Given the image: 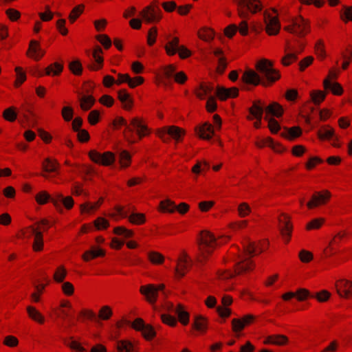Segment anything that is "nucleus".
Returning <instances> with one entry per match:
<instances>
[{"label": "nucleus", "mask_w": 352, "mask_h": 352, "mask_svg": "<svg viewBox=\"0 0 352 352\" xmlns=\"http://www.w3.org/2000/svg\"><path fill=\"white\" fill-rule=\"evenodd\" d=\"M315 50L317 55L319 57H321L322 58H324L325 57V51L324 49V44L323 42L320 40L318 41L315 46Z\"/></svg>", "instance_id": "69168bd1"}, {"label": "nucleus", "mask_w": 352, "mask_h": 352, "mask_svg": "<svg viewBox=\"0 0 352 352\" xmlns=\"http://www.w3.org/2000/svg\"><path fill=\"white\" fill-rule=\"evenodd\" d=\"M164 309L170 312H174L178 316L179 321L184 325H186L189 322V314L184 310L183 306L179 304L176 307L173 304L170 302H166L164 304Z\"/></svg>", "instance_id": "4468645a"}, {"label": "nucleus", "mask_w": 352, "mask_h": 352, "mask_svg": "<svg viewBox=\"0 0 352 352\" xmlns=\"http://www.w3.org/2000/svg\"><path fill=\"white\" fill-rule=\"evenodd\" d=\"M256 72L252 69H247L243 74V82L252 85L262 84L267 86L280 78L279 72L273 67L272 62L267 59H262L256 64Z\"/></svg>", "instance_id": "f257e3e1"}, {"label": "nucleus", "mask_w": 352, "mask_h": 352, "mask_svg": "<svg viewBox=\"0 0 352 352\" xmlns=\"http://www.w3.org/2000/svg\"><path fill=\"white\" fill-rule=\"evenodd\" d=\"M206 108L209 112H213L217 109V103L215 98L212 96H210L206 102Z\"/></svg>", "instance_id": "338daca9"}, {"label": "nucleus", "mask_w": 352, "mask_h": 352, "mask_svg": "<svg viewBox=\"0 0 352 352\" xmlns=\"http://www.w3.org/2000/svg\"><path fill=\"white\" fill-rule=\"evenodd\" d=\"M318 137L322 139H331L335 138L337 140V138L335 136V133L333 129L329 126H324L320 129L318 132Z\"/></svg>", "instance_id": "72a5a7b5"}, {"label": "nucleus", "mask_w": 352, "mask_h": 352, "mask_svg": "<svg viewBox=\"0 0 352 352\" xmlns=\"http://www.w3.org/2000/svg\"><path fill=\"white\" fill-rule=\"evenodd\" d=\"M16 113L14 107H11L6 109L3 113V117L9 122H14L16 118Z\"/></svg>", "instance_id": "c03bdc74"}, {"label": "nucleus", "mask_w": 352, "mask_h": 352, "mask_svg": "<svg viewBox=\"0 0 352 352\" xmlns=\"http://www.w3.org/2000/svg\"><path fill=\"white\" fill-rule=\"evenodd\" d=\"M267 115L270 114L273 116L280 117L283 113V107L276 102H273L265 108ZM265 119L268 121V126L270 131L276 133L280 129V125L278 122L274 118H268L267 116Z\"/></svg>", "instance_id": "423d86ee"}, {"label": "nucleus", "mask_w": 352, "mask_h": 352, "mask_svg": "<svg viewBox=\"0 0 352 352\" xmlns=\"http://www.w3.org/2000/svg\"><path fill=\"white\" fill-rule=\"evenodd\" d=\"M104 255V252L101 249L92 248L90 250L86 251L82 255V258L85 261H88L91 258H94L98 256H102Z\"/></svg>", "instance_id": "ea45409f"}, {"label": "nucleus", "mask_w": 352, "mask_h": 352, "mask_svg": "<svg viewBox=\"0 0 352 352\" xmlns=\"http://www.w3.org/2000/svg\"><path fill=\"white\" fill-rule=\"evenodd\" d=\"M214 87L210 85L201 84L199 90H196V95L200 99H204L206 96L208 97L212 93Z\"/></svg>", "instance_id": "2f4dec72"}, {"label": "nucleus", "mask_w": 352, "mask_h": 352, "mask_svg": "<svg viewBox=\"0 0 352 352\" xmlns=\"http://www.w3.org/2000/svg\"><path fill=\"white\" fill-rule=\"evenodd\" d=\"M161 318L164 323L168 324L171 327H174L177 323V320H176L175 318H174L170 315L162 314Z\"/></svg>", "instance_id": "0e129e2a"}, {"label": "nucleus", "mask_w": 352, "mask_h": 352, "mask_svg": "<svg viewBox=\"0 0 352 352\" xmlns=\"http://www.w3.org/2000/svg\"><path fill=\"white\" fill-rule=\"evenodd\" d=\"M63 69V65L58 63H54L50 65V66H48L45 69V74L47 75H51V74L58 75L62 72Z\"/></svg>", "instance_id": "37998d69"}, {"label": "nucleus", "mask_w": 352, "mask_h": 352, "mask_svg": "<svg viewBox=\"0 0 352 352\" xmlns=\"http://www.w3.org/2000/svg\"><path fill=\"white\" fill-rule=\"evenodd\" d=\"M52 199H54V198H51L50 195L45 191H41L36 196V200L39 204H44L48 201H52Z\"/></svg>", "instance_id": "a18cd8bd"}, {"label": "nucleus", "mask_w": 352, "mask_h": 352, "mask_svg": "<svg viewBox=\"0 0 352 352\" xmlns=\"http://www.w3.org/2000/svg\"><path fill=\"white\" fill-rule=\"evenodd\" d=\"M239 90L236 87L226 89L223 87H217L216 95L222 100H225L228 98H234L238 96Z\"/></svg>", "instance_id": "412c9836"}, {"label": "nucleus", "mask_w": 352, "mask_h": 352, "mask_svg": "<svg viewBox=\"0 0 352 352\" xmlns=\"http://www.w3.org/2000/svg\"><path fill=\"white\" fill-rule=\"evenodd\" d=\"M310 27L308 22L302 16L292 19L289 24L284 30L298 37H303L309 32Z\"/></svg>", "instance_id": "20e7f679"}, {"label": "nucleus", "mask_w": 352, "mask_h": 352, "mask_svg": "<svg viewBox=\"0 0 352 352\" xmlns=\"http://www.w3.org/2000/svg\"><path fill=\"white\" fill-rule=\"evenodd\" d=\"M116 210L118 215L122 218H129L131 223L133 224H142L145 221V217L142 213H136L133 212V208L129 207L125 210L122 206H116Z\"/></svg>", "instance_id": "9d476101"}, {"label": "nucleus", "mask_w": 352, "mask_h": 352, "mask_svg": "<svg viewBox=\"0 0 352 352\" xmlns=\"http://www.w3.org/2000/svg\"><path fill=\"white\" fill-rule=\"evenodd\" d=\"M52 202L56 207H58L63 204L67 209L72 208L74 205V200L71 197H64L62 195H58L57 198L52 199Z\"/></svg>", "instance_id": "bb28decb"}, {"label": "nucleus", "mask_w": 352, "mask_h": 352, "mask_svg": "<svg viewBox=\"0 0 352 352\" xmlns=\"http://www.w3.org/2000/svg\"><path fill=\"white\" fill-rule=\"evenodd\" d=\"M58 166V162L52 161L50 158H46L42 164L43 170L46 173L55 172Z\"/></svg>", "instance_id": "e433bc0d"}, {"label": "nucleus", "mask_w": 352, "mask_h": 352, "mask_svg": "<svg viewBox=\"0 0 352 352\" xmlns=\"http://www.w3.org/2000/svg\"><path fill=\"white\" fill-rule=\"evenodd\" d=\"M102 199L101 198L96 203L86 202L80 205V210L82 212L89 213L91 211L96 210L102 204Z\"/></svg>", "instance_id": "a19ab883"}, {"label": "nucleus", "mask_w": 352, "mask_h": 352, "mask_svg": "<svg viewBox=\"0 0 352 352\" xmlns=\"http://www.w3.org/2000/svg\"><path fill=\"white\" fill-rule=\"evenodd\" d=\"M236 1L239 8H247L253 14L262 9V4L258 0H236Z\"/></svg>", "instance_id": "aec40b11"}, {"label": "nucleus", "mask_w": 352, "mask_h": 352, "mask_svg": "<svg viewBox=\"0 0 352 352\" xmlns=\"http://www.w3.org/2000/svg\"><path fill=\"white\" fill-rule=\"evenodd\" d=\"M184 134L185 131L176 126L164 127L157 131V135L165 142L169 141V137L179 142Z\"/></svg>", "instance_id": "0eeeda50"}, {"label": "nucleus", "mask_w": 352, "mask_h": 352, "mask_svg": "<svg viewBox=\"0 0 352 352\" xmlns=\"http://www.w3.org/2000/svg\"><path fill=\"white\" fill-rule=\"evenodd\" d=\"M217 245L216 238L212 233L208 231L201 232L199 248L203 258H205L207 254H210Z\"/></svg>", "instance_id": "39448f33"}, {"label": "nucleus", "mask_w": 352, "mask_h": 352, "mask_svg": "<svg viewBox=\"0 0 352 352\" xmlns=\"http://www.w3.org/2000/svg\"><path fill=\"white\" fill-rule=\"evenodd\" d=\"M265 30L269 35H276L280 29V23L277 16H272L267 11L263 13Z\"/></svg>", "instance_id": "9b49d317"}, {"label": "nucleus", "mask_w": 352, "mask_h": 352, "mask_svg": "<svg viewBox=\"0 0 352 352\" xmlns=\"http://www.w3.org/2000/svg\"><path fill=\"white\" fill-rule=\"evenodd\" d=\"M27 312L30 318H31L32 320L41 324H43L44 322V317L34 307H27Z\"/></svg>", "instance_id": "c9c22d12"}, {"label": "nucleus", "mask_w": 352, "mask_h": 352, "mask_svg": "<svg viewBox=\"0 0 352 352\" xmlns=\"http://www.w3.org/2000/svg\"><path fill=\"white\" fill-rule=\"evenodd\" d=\"M89 157L92 161L104 166L111 165L115 160L114 155L111 152L100 153L96 151L89 153Z\"/></svg>", "instance_id": "ddd939ff"}, {"label": "nucleus", "mask_w": 352, "mask_h": 352, "mask_svg": "<svg viewBox=\"0 0 352 352\" xmlns=\"http://www.w3.org/2000/svg\"><path fill=\"white\" fill-rule=\"evenodd\" d=\"M113 125L116 127L124 126V135L126 139L131 143L135 142V140H131V135H132L134 131L137 133L140 138L146 135L147 127L143 124L142 120L138 118H132L130 122L128 123L123 118L118 117L114 120Z\"/></svg>", "instance_id": "f03ea898"}, {"label": "nucleus", "mask_w": 352, "mask_h": 352, "mask_svg": "<svg viewBox=\"0 0 352 352\" xmlns=\"http://www.w3.org/2000/svg\"><path fill=\"white\" fill-rule=\"evenodd\" d=\"M161 210L164 212H174L176 210L181 214H185L189 209V206L186 203H181L177 206L173 201L166 199L160 202Z\"/></svg>", "instance_id": "dca6fc26"}, {"label": "nucleus", "mask_w": 352, "mask_h": 352, "mask_svg": "<svg viewBox=\"0 0 352 352\" xmlns=\"http://www.w3.org/2000/svg\"><path fill=\"white\" fill-rule=\"evenodd\" d=\"M311 99L316 104H319L325 98V94L321 91H315L311 94Z\"/></svg>", "instance_id": "4d7b16f0"}, {"label": "nucleus", "mask_w": 352, "mask_h": 352, "mask_svg": "<svg viewBox=\"0 0 352 352\" xmlns=\"http://www.w3.org/2000/svg\"><path fill=\"white\" fill-rule=\"evenodd\" d=\"M192 327L197 331H204L207 327L205 318L201 316H196Z\"/></svg>", "instance_id": "79ce46f5"}, {"label": "nucleus", "mask_w": 352, "mask_h": 352, "mask_svg": "<svg viewBox=\"0 0 352 352\" xmlns=\"http://www.w3.org/2000/svg\"><path fill=\"white\" fill-rule=\"evenodd\" d=\"M132 327L135 330L142 331L143 336L147 340H151L155 336L153 327L149 324H146L141 318L135 320Z\"/></svg>", "instance_id": "2eb2a0df"}, {"label": "nucleus", "mask_w": 352, "mask_h": 352, "mask_svg": "<svg viewBox=\"0 0 352 352\" xmlns=\"http://www.w3.org/2000/svg\"><path fill=\"white\" fill-rule=\"evenodd\" d=\"M324 87L329 89L335 95H341L343 89L341 85L338 82H332L329 78H325L323 82Z\"/></svg>", "instance_id": "cd10ccee"}, {"label": "nucleus", "mask_w": 352, "mask_h": 352, "mask_svg": "<svg viewBox=\"0 0 352 352\" xmlns=\"http://www.w3.org/2000/svg\"><path fill=\"white\" fill-rule=\"evenodd\" d=\"M278 222L280 234L285 242L288 243L292 231V225L289 221V217L286 214H283L278 217Z\"/></svg>", "instance_id": "f3484780"}, {"label": "nucleus", "mask_w": 352, "mask_h": 352, "mask_svg": "<svg viewBox=\"0 0 352 352\" xmlns=\"http://www.w3.org/2000/svg\"><path fill=\"white\" fill-rule=\"evenodd\" d=\"M337 291L341 297L348 298L352 295V282L349 280H340L337 285Z\"/></svg>", "instance_id": "4be33fe9"}, {"label": "nucleus", "mask_w": 352, "mask_h": 352, "mask_svg": "<svg viewBox=\"0 0 352 352\" xmlns=\"http://www.w3.org/2000/svg\"><path fill=\"white\" fill-rule=\"evenodd\" d=\"M69 69L75 75H80L82 73V65L78 60L69 63Z\"/></svg>", "instance_id": "49530a36"}, {"label": "nucleus", "mask_w": 352, "mask_h": 352, "mask_svg": "<svg viewBox=\"0 0 352 352\" xmlns=\"http://www.w3.org/2000/svg\"><path fill=\"white\" fill-rule=\"evenodd\" d=\"M30 52L32 53L30 56L36 60H39L44 54V52L38 47V42L34 40L30 41L28 55Z\"/></svg>", "instance_id": "a878e982"}, {"label": "nucleus", "mask_w": 352, "mask_h": 352, "mask_svg": "<svg viewBox=\"0 0 352 352\" xmlns=\"http://www.w3.org/2000/svg\"><path fill=\"white\" fill-rule=\"evenodd\" d=\"M176 67L173 65L166 66L163 70V76L166 78V81L164 82L165 85L169 84V80L175 77Z\"/></svg>", "instance_id": "58836bf2"}, {"label": "nucleus", "mask_w": 352, "mask_h": 352, "mask_svg": "<svg viewBox=\"0 0 352 352\" xmlns=\"http://www.w3.org/2000/svg\"><path fill=\"white\" fill-rule=\"evenodd\" d=\"M83 8V5H79L73 8L69 16L71 23H74L76 21V19L82 12Z\"/></svg>", "instance_id": "09e8293b"}, {"label": "nucleus", "mask_w": 352, "mask_h": 352, "mask_svg": "<svg viewBox=\"0 0 352 352\" xmlns=\"http://www.w3.org/2000/svg\"><path fill=\"white\" fill-rule=\"evenodd\" d=\"M243 249L245 255L241 256L239 261L236 263L234 274H239L251 270V261L248 258V256H252L262 252V249L260 247L249 240L244 243Z\"/></svg>", "instance_id": "7ed1b4c3"}, {"label": "nucleus", "mask_w": 352, "mask_h": 352, "mask_svg": "<svg viewBox=\"0 0 352 352\" xmlns=\"http://www.w3.org/2000/svg\"><path fill=\"white\" fill-rule=\"evenodd\" d=\"M188 267V260L187 254H184L183 257H180L177 261V265L175 269V274L177 277H183L186 274V270Z\"/></svg>", "instance_id": "b1692460"}, {"label": "nucleus", "mask_w": 352, "mask_h": 352, "mask_svg": "<svg viewBox=\"0 0 352 352\" xmlns=\"http://www.w3.org/2000/svg\"><path fill=\"white\" fill-rule=\"evenodd\" d=\"M295 41L298 45V49H296L294 47L292 46L289 41H287L286 42V54L285 56L282 58V63L284 65H289L293 61L296 60L298 58L297 54L302 52L304 50L305 44L302 41L298 39H296Z\"/></svg>", "instance_id": "6e6552de"}, {"label": "nucleus", "mask_w": 352, "mask_h": 352, "mask_svg": "<svg viewBox=\"0 0 352 352\" xmlns=\"http://www.w3.org/2000/svg\"><path fill=\"white\" fill-rule=\"evenodd\" d=\"M112 315V311L109 307L104 306L100 311V317L103 320L109 319Z\"/></svg>", "instance_id": "774afa93"}, {"label": "nucleus", "mask_w": 352, "mask_h": 352, "mask_svg": "<svg viewBox=\"0 0 352 352\" xmlns=\"http://www.w3.org/2000/svg\"><path fill=\"white\" fill-rule=\"evenodd\" d=\"M97 39L106 49L109 48L111 45V41L110 38L105 34L98 35L97 36Z\"/></svg>", "instance_id": "e2e57ef3"}, {"label": "nucleus", "mask_w": 352, "mask_h": 352, "mask_svg": "<svg viewBox=\"0 0 352 352\" xmlns=\"http://www.w3.org/2000/svg\"><path fill=\"white\" fill-rule=\"evenodd\" d=\"M200 138L206 140H210L214 134L213 126L208 123H205L199 129Z\"/></svg>", "instance_id": "c85d7f7f"}, {"label": "nucleus", "mask_w": 352, "mask_h": 352, "mask_svg": "<svg viewBox=\"0 0 352 352\" xmlns=\"http://www.w3.org/2000/svg\"><path fill=\"white\" fill-rule=\"evenodd\" d=\"M238 211L239 215L244 217L250 213L251 208L246 203H242L239 206Z\"/></svg>", "instance_id": "13d9d810"}, {"label": "nucleus", "mask_w": 352, "mask_h": 352, "mask_svg": "<svg viewBox=\"0 0 352 352\" xmlns=\"http://www.w3.org/2000/svg\"><path fill=\"white\" fill-rule=\"evenodd\" d=\"M66 275L67 272L63 266H60L58 267V269L55 272L54 278L56 282L61 283L65 279Z\"/></svg>", "instance_id": "3c124183"}, {"label": "nucleus", "mask_w": 352, "mask_h": 352, "mask_svg": "<svg viewBox=\"0 0 352 352\" xmlns=\"http://www.w3.org/2000/svg\"><path fill=\"white\" fill-rule=\"evenodd\" d=\"M100 112L98 110L91 111L88 116L89 122L91 125H94L99 121Z\"/></svg>", "instance_id": "052dcab7"}, {"label": "nucleus", "mask_w": 352, "mask_h": 352, "mask_svg": "<svg viewBox=\"0 0 352 352\" xmlns=\"http://www.w3.org/2000/svg\"><path fill=\"white\" fill-rule=\"evenodd\" d=\"M3 344L10 347H14L19 344L18 339L13 336H8L5 338Z\"/></svg>", "instance_id": "680f3d73"}, {"label": "nucleus", "mask_w": 352, "mask_h": 352, "mask_svg": "<svg viewBox=\"0 0 352 352\" xmlns=\"http://www.w3.org/2000/svg\"><path fill=\"white\" fill-rule=\"evenodd\" d=\"M28 230L30 231V235H34V241L33 244V248L35 251H39L42 250L43 242V234L41 232L38 231L34 227L30 226Z\"/></svg>", "instance_id": "393cba45"}, {"label": "nucleus", "mask_w": 352, "mask_h": 352, "mask_svg": "<svg viewBox=\"0 0 352 352\" xmlns=\"http://www.w3.org/2000/svg\"><path fill=\"white\" fill-rule=\"evenodd\" d=\"M263 111L264 107L261 104V102L259 100L254 101L252 107L249 109L250 116L248 117V119L252 120L253 118H256L257 120V121L254 123V127H260Z\"/></svg>", "instance_id": "a211bd4d"}, {"label": "nucleus", "mask_w": 352, "mask_h": 352, "mask_svg": "<svg viewBox=\"0 0 352 352\" xmlns=\"http://www.w3.org/2000/svg\"><path fill=\"white\" fill-rule=\"evenodd\" d=\"M254 319L253 315H247L242 319H233L232 320V329L235 332L241 331L246 324H250Z\"/></svg>", "instance_id": "5701e85b"}, {"label": "nucleus", "mask_w": 352, "mask_h": 352, "mask_svg": "<svg viewBox=\"0 0 352 352\" xmlns=\"http://www.w3.org/2000/svg\"><path fill=\"white\" fill-rule=\"evenodd\" d=\"M114 233L116 234L122 235L126 238L131 237L133 234V232L132 230H128V229L125 228L124 227H122V226L115 228Z\"/></svg>", "instance_id": "864d4df0"}, {"label": "nucleus", "mask_w": 352, "mask_h": 352, "mask_svg": "<svg viewBox=\"0 0 352 352\" xmlns=\"http://www.w3.org/2000/svg\"><path fill=\"white\" fill-rule=\"evenodd\" d=\"M140 16L146 23H153L161 20L162 12L158 7L150 5L140 12Z\"/></svg>", "instance_id": "1a4fd4ad"}, {"label": "nucleus", "mask_w": 352, "mask_h": 352, "mask_svg": "<svg viewBox=\"0 0 352 352\" xmlns=\"http://www.w3.org/2000/svg\"><path fill=\"white\" fill-rule=\"evenodd\" d=\"M118 98L126 109H130L131 108L133 100L126 90L122 89L118 91Z\"/></svg>", "instance_id": "c756f323"}, {"label": "nucleus", "mask_w": 352, "mask_h": 352, "mask_svg": "<svg viewBox=\"0 0 352 352\" xmlns=\"http://www.w3.org/2000/svg\"><path fill=\"white\" fill-rule=\"evenodd\" d=\"M302 133L301 129L298 126H294L285 129V132L282 135L287 139L292 140L299 137Z\"/></svg>", "instance_id": "4c0bfd02"}, {"label": "nucleus", "mask_w": 352, "mask_h": 352, "mask_svg": "<svg viewBox=\"0 0 352 352\" xmlns=\"http://www.w3.org/2000/svg\"><path fill=\"white\" fill-rule=\"evenodd\" d=\"M74 115V110L70 107H64L62 109V116L63 119L68 122L72 120Z\"/></svg>", "instance_id": "6e6d98bb"}, {"label": "nucleus", "mask_w": 352, "mask_h": 352, "mask_svg": "<svg viewBox=\"0 0 352 352\" xmlns=\"http://www.w3.org/2000/svg\"><path fill=\"white\" fill-rule=\"evenodd\" d=\"M94 225L98 230H101L107 228L109 223L107 219L102 217H98L95 220Z\"/></svg>", "instance_id": "bf43d9fd"}, {"label": "nucleus", "mask_w": 352, "mask_h": 352, "mask_svg": "<svg viewBox=\"0 0 352 352\" xmlns=\"http://www.w3.org/2000/svg\"><path fill=\"white\" fill-rule=\"evenodd\" d=\"M118 352H134L133 344L127 340L118 341L116 346Z\"/></svg>", "instance_id": "f704fd0d"}, {"label": "nucleus", "mask_w": 352, "mask_h": 352, "mask_svg": "<svg viewBox=\"0 0 352 352\" xmlns=\"http://www.w3.org/2000/svg\"><path fill=\"white\" fill-rule=\"evenodd\" d=\"M157 36V28L155 26L151 28L148 32V35H147V43L150 46L153 45L155 43Z\"/></svg>", "instance_id": "8fccbe9b"}, {"label": "nucleus", "mask_w": 352, "mask_h": 352, "mask_svg": "<svg viewBox=\"0 0 352 352\" xmlns=\"http://www.w3.org/2000/svg\"><path fill=\"white\" fill-rule=\"evenodd\" d=\"M331 193L328 190L323 192H316L311 197V199L307 202V206L309 208H313L320 204H324L330 198Z\"/></svg>", "instance_id": "6ab92c4d"}, {"label": "nucleus", "mask_w": 352, "mask_h": 352, "mask_svg": "<svg viewBox=\"0 0 352 352\" xmlns=\"http://www.w3.org/2000/svg\"><path fill=\"white\" fill-rule=\"evenodd\" d=\"M164 287L165 286L163 284H160L158 286L150 284L142 286L140 287V292L146 296V300L150 303L153 304L157 300L158 292L164 291Z\"/></svg>", "instance_id": "f8f14e48"}, {"label": "nucleus", "mask_w": 352, "mask_h": 352, "mask_svg": "<svg viewBox=\"0 0 352 352\" xmlns=\"http://www.w3.org/2000/svg\"><path fill=\"white\" fill-rule=\"evenodd\" d=\"M148 258L154 264H161L164 260L163 255L157 252H149Z\"/></svg>", "instance_id": "de8ad7c7"}, {"label": "nucleus", "mask_w": 352, "mask_h": 352, "mask_svg": "<svg viewBox=\"0 0 352 352\" xmlns=\"http://www.w3.org/2000/svg\"><path fill=\"white\" fill-rule=\"evenodd\" d=\"M120 162L123 167L128 166L131 162V155L126 151H122L120 153Z\"/></svg>", "instance_id": "603ef678"}, {"label": "nucleus", "mask_w": 352, "mask_h": 352, "mask_svg": "<svg viewBox=\"0 0 352 352\" xmlns=\"http://www.w3.org/2000/svg\"><path fill=\"white\" fill-rule=\"evenodd\" d=\"M179 46V38L177 37H174L171 41L168 42V43L164 46V48L168 55L173 56L177 52Z\"/></svg>", "instance_id": "7c9ffc66"}, {"label": "nucleus", "mask_w": 352, "mask_h": 352, "mask_svg": "<svg viewBox=\"0 0 352 352\" xmlns=\"http://www.w3.org/2000/svg\"><path fill=\"white\" fill-rule=\"evenodd\" d=\"M80 108L88 111L95 103V99L91 96H83L79 98Z\"/></svg>", "instance_id": "473e14b6"}, {"label": "nucleus", "mask_w": 352, "mask_h": 352, "mask_svg": "<svg viewBox=\"0 0 352 352\" xmlns=\"http://www.w3.org/2000/svg\"><path fill=\"white\" fill-rule=\"evenodd\" d=\"M15 72L16 73V80L15 85H16V86H19L21 83H23L25 80L26 76H25V72H23L22 71V69L19 67H16L15 68Z\"/></svg>", "instance_id": "5fc2aeb1"}]
</instances>
